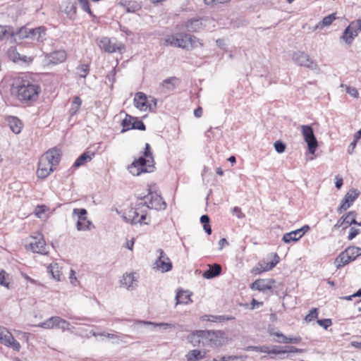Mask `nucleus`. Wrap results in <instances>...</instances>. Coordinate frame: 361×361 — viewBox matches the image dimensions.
Segmentation results:
<instances>
[{
    "label": "nucleus",
    "mask_w": 361,
    "mask_h": 361,
    "mask_svg": "<svg viewBox=\"0 0 361 361\" xmlns=\"http://www.w3.org/2000/svg\"><path fill=\"white\" fill-rule=\"evenodd\" d=\"M41 91L38 76L32 75H24L15 78L11 87V94L27 106L38 99Z\"/></svg>",
    "instance_id": "nucleus-1"
},
{
    "label": "nucleus",
    "mask_w": 361,
    "mask_h": 361,
    "mask_svg": "<svg viewBox=\"0 0 361 361\" xmlns=\"http://www.w3.org/2000/svg\"><path fill=\"white\" fill-rule=\"evenodd\" d=\"M154 160L149 143H146L142 154L135 159L128 166L129 172L133 176H139L142 173H151L155 169Z\"/></svg>",
    "instance_id": "nucleus-2"
},
{
    "label": "nucleus",
    "mask_w": 361,
    "mask_h": 361,
    "mask_svg": "<svg viewBox=\"0 0 361 361\" xmlns=\"http://www.w3.org/2000/svg\"><path fill=\"white\" fill-rule=\"evenodd\" d=\"M199 334L203 337V341H205V345L212 348L221 347L226 343V334L220 330H200Z\"/></svg>",
    "instance_id": "nucleus-3"
},
{
    "label": "nucleus",
    "mask_w": 361,
    "mask_h": 361,
    "mask_svg": "<svg viewBox=\"0 0 361 361\" xmlns=\"http://www.w3.org/2000/svg\"><path fill=\"white\" fill-rule=\"evenodd\" d=\"M149 197V202H147L146 208L148 209H154L156 210H164L166 208V203L163 200L161 196L157 192H152L150 189H149V193L147 195H144L143 197H140L138 199L140 200H142L145 199H148Z\"/></svg>",
    "instance_id": "nucleus-4"
},
{
    "label": "nucleus",
    "mask_w": 361,
    "mask_h": 361,
    "mask_svg": "<svg viewBox=\"0 0 361 361\" xmlns=\"http://www.w3.org/2000/svg\"><path fill=\"white\" fill-rule=\"evenodd\" d=\"M302 128V134L304 140L306 142L308 147V151L310 154H314L318 147V142L314 135L313 128L311 126L303 125Z\"/></svg>",
    "instance_id": "nucleus-5"
},
{
    "label": "nucleus",
    "mask_w": 361,
    "mask_h": 361,
    "mask_svg": "<svg viewBox=\"0 0 361 361\" xmlns=\"http://www.w3.org/2000/svg\"><path fill=\"white\" fill-rule=\"evenodd\" d=\"M87 211L84 208H75L73 210V215L78 216L76 228L78 231H89L94 227L92 221L87 218Z\"/></svg>",
    "instance_id": "nucleus-6"
},
{
    "label": "nucleus",
    "mask_w": 361,
    "mask_h": 361,
    "mask_svg": "<svg viewBox=\"0 0 361 361\" xmlns=\"http://www.w3.org/2000/svg\"><path fill=\"white\" fill-rule=\"evenodd\" d=\"M293 61L300 66H305L311 70H316L317 64L315 61L310 59L309 55L304 51H298L293 54Z\"/></svg>",
    "instance_id": "nucleus-7"
},
{
    "label": "nucleus",
    "mask_w": 361,
    "mask_h": 361,
    "mask_svg": "<svg viewBox=\"0 0 361 361\" xmlns=\"http://www.w3.org/2000/svg\"><path fill=\"white\" fill-rule=\"evenodd\" d=\"M98 46L102 50L107 53H114L118 51L122 53L126 49V46L123 43L116 44L108 37H102L98 41Z\"/></svg>",
    "instance_id": "nucleus-8"
},
{
    "label": "nucleus",
    "mask_w": 361,
    "mask_h": 361,
    "mask_svg": "<svg viewBox=\"0 0 361 361\" xmlns=\"http://www.w3.org/2000/svg\"><path fill=\"white\" fill-rule=\"evenodd\" d=\"M274 283L275 280L274 279H257L250 285V288L269 295L273 293V285Z\"/></svg>",
    "instance_id": "nucleus-9"
},
{
    "label": "nucleus",
    "mask_w": 361,
    "mask_h": 361,
    "mask_svg": "<svg viewBox=\"0 0 361 361\" xmlns=\"http://www.w3.org/2000/svg\"><path fill=\"white\" fill-rule=\"evenodd\" d=\"M147 201L145 202H140L139 203H136L135 206V212L133 214V224H140L148 225L149 223L145 221L147 219V209L146 208Z\"/></svg>",
    "instance_id": "nucleus-10"
},
{
    "label": "nucleus",
    "mask_w": 361,
    "mask_h": 361,
    "mask_svg": "<svg viewBox=\"0 0 361 361\" xmlns=\"http://www.w3.org/2000/svg\"><path fill=\"white\" fill-rule=\"evenodd\" d=\"M185 33L178 32L174 35H168L164 39V45L179 47L181 49H187V43L185 42Z\"/></svg>",
    "instance_id": "nucleus-11"
},
{
    "label": "nucleus",
    "mask_w": 361,
    "mask_h": 361,
    "mask_svg": "<svg viewBox=\"0 0 361 361\" xmlns=\"http://www.w3.org/2000/svg\"><path fill=\"white\" fill-rule=\"evenodd\" d=\"M359 192L356 189L350 190L341 200L340 206L337 209V212L341 214L343 211L347 210L358 197Z\"/></svg>",
    "instance_id": "nucleus-12"
},
{
    "label": "nucleus",
    "mask_w": 361,
    "mask_h": 361,
    "mask_svg": "<svg viewBox=\"0 0 361 361\" xmlns=\"http://www.w3.org/2000/svg\"><path fill=\"white\" fill-rule=\"evenodd\" d=\"M157 252L159 253V257L155 262L157 268L161 269L162 272L171 271L173 268V265L164 251L162 249H158Z\"/></svg>",
    "instance_id": "nucleus-13"
},
{
    "label": "nucleus",
    "mask_w": 361,
    "mask_h": 361,
    "mask_svg": "<svg viewBox=\"0 0 361 361\" xmlns=\"http://www.w3.org/2000/svg\"><path fill=\"white\" fill-rule=\"evenodd\" d=\"M54 167L49 164V161H47L41 157L38 162V169L37 176L39 178H46L49 174L54 171Z\"/></svg>",
    "instance_id": "nucleus-14"
},
{
    "label": "nucleus",
    "mask_w": 361,
    "mask_h": 361,
    "mask_svg": "<svg viewBox=\"0 0 361 361\" xmlns=\"http://www.w3.org/2000/svg\"><path fill=\"white\" fill-rule=\"evenodd\" d=\"M67 57L66 52L64 50H56L51 53L45 54V59L49 63L57 65L66 61Z\"/></svg>",
    "instance_id": "nucleus-15"
},
{
    "label": "nucleus",
    "mask_w": 361,
    "mask_h": 361,
    "mask_svg": "<svg viewBox=\"0 0 361 361\" xmlns=\"http://www.w3.org/2000/svg\"><path fill=\"white\" fill-rule=\"evenodd\" d=\"M42 157L47 161H49V164H51L53 167H55L60 162L61 152L59 149L54 147L49 149Z\"/></svg>",
    "instance_id": "nucleus-16"
},
{
    "label": "nucleus",
    "mask_w": 361,
    "mask_h": 361,
    "mask_svg": "<svg viewBox=\"0 0 361 361\" xmlns=\"http://www.w3.org/2000/svg\"><path fill=\"white\" fill-rule=\"evenodd\" d=\"M351 23L343 31L340 39L345 42L346 44L350 46L354 39L357 36L358 32L357 28H355Z\"/></svg>",
    "instance_id": "nucleus-17"
},
{
    "label": "nucleus",
    "mask_w": 361,
    "mask_h": 361,
    "mask_svg": "<svg viewBox=\"0 0 361 361\" xmlns=\"http://www.w3.org/2000/svg\"><path fill=\"white\" fill-rule=\"evenodd\" d=\"M30 28L22 27L16 32L13 30L11 27H9V37L11 42H16L17 39H29Z\"/></svg>",
    "instance_id": "nucleus-18"
},
{
    "label": "nucleus",
    "mask_w": 361,
    "mask_h": 361,
    "mask_svg": "<svg viewBox=\"0 0 361 361\" xmlns=\"http://www.w3.org/2000/svg\"><path fill=\"white\" fill-rule=\"evenodd\" d=\"M26 247L33 252L42 255L47 253L46 243L42 238L39 240H37L36 238H34L33 240L30 242Z\"/></svg>",
    "instance_id": "nucleus-19"
},
{
    "label": "nucleus",
    "mask_w": 361,
    "mask_h": 361,
    "mask_svg": "<svg viewBox=\"0 0 361 361\" xmlns=\"http://www.w3.org/2000/svg\"><path fill=\"white\" fill-rule=\"evenodd\" d=\"M6 121L13 133L15 134H18L21 132L23 123L18 117L8 116L6 117Z\"/></svg>",
    "instance_id": "nucleus-20"
},
{
    "label": "nucleus",
    "mask_w": 361,
    "mask_h": 361,
    "mask_svg": "<svg viewBox=\"0 0 361 361\" xmlns=\"http://www.w3.org/2000/svg\"><path fill=\"white\" fill-rule=\"evenodd\" d=\"M47 29L44 26H39L35 28H30L29 39L37 41L42 42L46 35Z\"/></svg>",
    "instance_id": "nucleus-21"
},
{
    "label": "nucleus",
    "mask_w": 361,
    "mask_h": 361,
    "mask_svg": "<svg viewBox=\"0 0 361 361\" xmlns=\"http://www.w3.org/2000/svg\"><path fill=\"white\" fill-rule=\"evenodd\" d=\"M184 27L189 32H197L202 28V19L197 18L189 19L185 22Z\"/></svg>",
    "instance_id": "nucleus-22"
},
{
    "label": "nucleus",
    "mask_w": 361,
    "mask_h": 361,
    "mask_svg": "<svg viewBox=\"0 0 361 361\" xmlns=\"http://www.w3.org/2000/svg\"><path fill=\"white\" fill-rule=\"evenodd\" d=\"M118 4L126 10V13H135L141 9V5L135 0H121Z\"/></svg>",
    "instance_id": "nucleus-23"
},
{
    "label": "nucleus",
    "mask_w": 361,
    "mask_h": 361,
    "mask_svg": "<svg viewBox=\"0 0 361 361\" xmlns=\"http://www.w3.org/2000/svg\"><path fill=\"white\" fill-rule=\"evenodd\" d=\"M133 102L135 107L141 111L147 109L148 101L147 95L145 93L142 92H137L135 95Z\"/></svg>",
    "instance_id": "nucleus-24"
},
{
    "label": "nucleus",
    "mask_w": 361,
    "mask_h": 361,
    "mask_svg": "<svg viewBox=\"0 0 361 361\" xmlns=\"http://www.w3.org/2000/svg\"><path fill=\"white\" fill-rule=\"evenodd\" d=\"M221 267L219 264H213L209 266V269L204 271L202 276L207 279H211L219 276L221 274Z\"/></svg>",
    "instance_id": "nucleus-25"
},
{
    "label": "nucleus",
    "mask_w": 361,
    "mask_h": 361,
    "mask_svg": "<svg viewBox=\"0 0 361 361\" xmlns=\"http://www.w3.org/2000/svg\"><path fill=\"white\" fill-rule=\"evenodd\" d=\"M94 155V152H90L89 151L83 152L76 159L74 164H73V167L77 169L84 165L85 163L90 161Z\"/></svg>",
    "instance_id": "nucleus-26"
},
{
    "label": "nucleus",
    "mask_w": 361,
    "mask_h": 361,
    "mask_svg": "<svg viewBox=\"0 0 361 361\" xmlns=\"http://www.w3.org/2000/svg\"><path fill=\"white\" fill-rule=\"evenodd\" d=\"M345 250L342 251L336 258L334 264L337 269H341V267L353 262L349 255H345Z\"/></svg>",
    "instance_id": "nucleus-27"
},
{
    "label": "nucleus",
    "mask_w": 361,
    "mask_h": 361,
    "mask_svg": "<svg viewBox=\"0 0 361 361\" xmlns=\"http://www.w3.org/2000/svg\"><path fill=\"white\" fill-rule=\"evenodd\" d=\"M192 293H188V291L180 290L177 291L176 295V305L185 304L188 305L192 302L190 298Z\"/></svg>",
    "instance_id": "nucleus-28"
},
{
    "label": "nucleus",
    "mask_w": 361,
    "mask_h": 361,
    "mask_svg": "<svg viewBox=\"0 0 361 361\" xmlns=\"http://www.w3.org/2000/svg\"><path fill=\"white\" fill-rule=\"evenodd\" d=\"M178 81V78L175 76L170 77L164 80L161 83V87L162 92H171L176 89L175 82Z\"/></svg>",
    "instance_id": "nucleus-29"
},
{
    "label": "nucleus",
    "mask_w": 361,
    "mask_h": 361,
    "mask_svg": "<svg viewBox=\"0 0 361 361\" xmlns=\"http://www.w3.org/2000/svg\"><path fill=\"white\" fill-rule=\"evenodd\" d=\"M302 237V233H300V230L296 229L289 233H285L282 238V240L286 243L296 242Z\"/></svg>",
    "instance_id": "nucleus-30"
},
{
    "label": "nucleus",
    "mask_w": 361,
    "mask_h": 361,
    "mask_svg": "<svg viewBox=\"0 0 361 361\" xmlns=\"http://www.w3.org/2000/svg\"><path fill=\"white\" fill-rule=\"evenodd\" d=\"M344 216L348 219H345V226H343V230L346 229L353 224L361 226V222H357L355 219L357 216L356 212L350 211Z\"/></svg>",
    "instance_id": "nucleus-31"
},
{
    "label": "nucleus",
    "mask_w": 361,
    "mask_h": 361,
    "mask_svg": "<svg viewBox=\"0 0 361 361\" xmlns=\"http://www.w3.org/2000/svg\"><path fill=\"white\" fill-rule=\"evenodd\" d=\"M135 117L126 114L125 118L122 121L121 125H122V129L121 130V133H124L126 131L129 130L133 129V123Z\"/></svg>",
    "instance_id": "nucleus-32"
},
{
    "label": "nucleus",
    "mask_w": 361,
    "mask_h": 361,
    "mask_svg": "<svg viewBox=\"0 0 361 361\" xmlns=\"http://www.w3.org/2000/svg\"><path fill=\"white\" fill-rule=\"evenodd\" d=\"M188 361H197L204 357L200 350H190L185 355Z\"/></svg>",
    "instance_id": "nucleus-33"
},
{
    "label": "nucleus",
    "mask_w": 361,
    "mask_h": 361,
    "mask_svg": "<svg viewBox=\"0 0 361 361\" xmlns=\"http://www.w3.org/2000/svg\"><path fill=\"white\" fill-rule=\"evenodd\" d=\"M345 250V255H349L353 261L361 255V247H359L349 246Z\"/></svg>",
    "instance_id": "nucleus-34"
},
{
    "label": "nucleus",
    "mask_w": 361,
    "mask_h": 361,
    "mask_svg": "<svg viewBox=\"0 0 361 361\" xmlns=\"http://www.w3.org/2000/svg\"><path fill=\"white\" fill-rule=\"evenodd\" d=\"M200 330L192 332L188 336L189 341L192 343L193 345H199L201 342L205 345V341H203V337L199 334Z\"/></svg>",
    "instance_id": "nucleus-35"
},
{
    "label": "nucleus",
    "mask_w": 361,
    "mask_h": 361,
    "mask_svg": "<svg viewBox=\"0 0 361 361\" xmlns=\"http://www.w3.org/2000/svg\"><path fill=\"white\" fill-rule=\"evenodd\" d=\"M336 18V16L335 13L325 16L317 25V28H322L323 27L330 25Z\"/></svg>",
    "instance_id": "nucleus-36"
},
{
    "label": "nucleus",
    "mask_w": 361,
    "mask_h": 361,
    "mask_svg": "<svg viewBox=\"0 0 361 361\" xmlns=\"http://www.w3.org/2000/svg\"><path fill=\"white\" fill-rule=\"evenodd\" d=\"M79 3H80L82 10L84 11L87 12L92 18V21L94 23H98L99 20H98L97 17L94 14H93L92 10L90 9L89 1L84 0Z\"/></svg>",
    "instance_id": "nucleus-37"
},
{
    "label": "nucleus",
    "mask_w": 361,
    "mask_h": 361,
    "mask_svg": "<svg viewBox=\"0 0 361 361\" xmlns=\"http://www.w3.org/2000/svg\"><path fill=\"white\" fill-rule=\"evenodd\" d=\"M135 281V276L133 273L125 274L121 280V283L123 286H126L128 288L132 286L133 281Z\"/></svg>",
    "instance_id": "nucleus-38"
},
{
    "label": "nucleus",
    "mask_w": 361,
    "mask_h": 361,
    "mask_svg": "<svg viewBox=\"0 0 361 361\" xmlns=\"http://www.w3.org/2000/svg\"><path fill=\"white\" fill-rule=\"evenodd\" d=\"M200 222L203 226V229L208 235L212 233V228L209 224L210 219L207 214L202 215L200 217Z\"/></svg>",
    "instance_id": "nucleus-39"
},
{
    "label": "nucleus",
    "mask_w": 361,
    "mask_h": 361,
    "mask_svg": "<svg viewBox=\"0 0 361 361\" xmlns=\"http://www.w3.org/2000/svg\"><path fill=\"white\" fill-rule=\"evenodd\" d=\"M77 74L80 78H85L86 76L89 74L90 72V66L89 64H80L76 68Z\"/></svg>",
    "instance_id": "nucleus-40"
},
{
    "label": "nucleus",
    "mask_w": 361,
    "mask_h": 361,
    "mask_svg": "<svg viewBox=\"0 0 361 361\" xmlns=\"http://www.w3.org/2000/svg\"><path fill=\"white\" fill-rule=\"evenodd\" d=\"M48 272L52 276V278L56 281H61V271L59 270V267L56 264H50L47 267Z\"/></svg>",
    "instance_id": "nucleus-41"
},
{
    "label": "nucleus",
    "mask_w": 361,
    "mask_h": 361,
    "mask_svg": "<svg viewBox=\"0 0 361 361\" xmlns=\"http://www.w3.org/2000/svg\"><path fill=\"white\" fill-rule=\"evenodd\" d=\"M139 323L142 324L144 325H152L154 327H160L163 330H166L168 328L172 326L171 324L168 323H154L152 322H145V321H138Z\"/></svg>",
    "instance_id": "nucleus-42"
},
{
    "label": "nucleus",
    "mask_w": 361,
    "mask_h": 361,
    "mask_svg": "<svg viewBox=\"0 0 361 361\" xmlns=\"http://www.w3.org/2000/svg\"><path fill=\"white\" fill-rule=\"evenodd\" d=\"M133 129L144 131L146 130L145 124L138 118L135 117L133 123Z\"/></svg>",
    "instance_id": "nucleus-43"
},
{
    "label": "nucleus",
    "mask_w": 361,
    "mask_h": 361,
    "mask_svg": "<svg viewBox=\"0 0 361 361\" xmlns=\"http://www.w3.org/2000/svg\"><path fill=\"white\" fill-rule=\"evenodd\" d=\"M302 341V338L300 336H295V337H286V341H276L278 343H295L298 344L300 343Z\"/></svg>",
    "instance_id": "nucleus-44"
},
{
    "label": "nucleus",
    "mask_w": 361,
    "mask_h": 361,
    "mask_svg": "<svg viewBox=\"0 0 361 361\" xmlns=\"http://www.w3.org/2000/svg\"><path fill=\"white\" fill-rule=\"evenodd\" d=\"M274 147L275 150L280 154L284 152L286 148V144L281 140L276 141L274 144Z\"/></svg>",
    "instance_id": "nucleus-45"
},
{
    "label": "nucleus",
    "mask_w": 361,
    "mask_h": 361,
    "mask_svg": "<svg viewBox=\"0 0 361 361\" xmlns=\"http://www.w3.org/2000/svg\"><path fill=\"white\" fill-rule=\"evenodd\" d=\"M318 317V309L317 308H312L309 314L305 317V319L306 322H311L314 319H317Z\"/></svg>",
    "instance_id": "nucleus-46"
},
{
    "label": "nucleus",
    "mask_w": 361,
    "mask_h": 361,
    "mask_svg": "<svg viewBox=\"0 0 361 361\" xmlns=\"http://www.w3.org/2000/svg\"><path fill=\"white\" fill-rule=\"evenodd\" d=\"M8 274L4 270L0 271V285L9 289V283L6 281V277Z\"/></svg>",
    "instance_id": "nucleus-47"
},
{
    "label": "nucleus",
    "mask_w": 361,
    "mask_h": 361,
    "mask_svg": "<svg viewBox=\"0 0 361 361\" xmlns=\"http://www.w3.org/2000/svg\"><path fill=\"white\" fill-rule=\"evenodd\" d=\"M235 319V317L233 316L229 315H217V317H214V319L212 320V322H223L225 321H230Z\"/></svg>",
    "instance_id": "nucleus-48"
},
{
    "label": "nucleus",
    "mask_w": 361,
    "mask_h": 361,
    "mask_svg": "<svg viewBox=\"0 0 361 361\" xmlns=\"http://www.w3.org/2000/svg\"><path fill=\"white\" fill-rule=\"evenodd\" d=\"M134 212H135V207H131L130 209H129L128 210L127 213L123 216V218H124V219L126 220V222H130L132 224H133V214H134Z\"/></svg>",
    "instance_id": "nucleus-49"
},
{
    "label": "nucleus",
    "mask_w": 361,
    "mask_h": 361,
    "mask_svg": "<svg viewBox=\"0 0 361 361\" xmlns=\"http://www.w3.org/2000/svg\"><path fill=\"white\" fill-rule=\"evenodd\" d=\"M317 324L324 329H327L332 325V322L331 319H322L317 320Z\"/></svg>",
    "instance_id": "nucleus-50"
},
{
    "label": "nucleus",
    "mask_w": 361,
    "mask_h": 361,
    "mask_svg": "<svg viewBox=\"0 0 361 361\" xmlns=\"http://www.w3.org/2000/svg\"><path fill=\"white\" fill-rule=\"evenodd\" d=\"M13 338H14L12 336V334L8 331V333L6 334V335L3 337V339H1L0 342L6 346H8L11 344L12 340H13Z\"/></svg>",
    "instance_id": "nucleus-51"
},
{
    "label": "nucleus",
    "mask_w": 361,
    "mask_h": 361,
    "mask_svg": "<svg viewBox=\"0 0 361 361\" xmlns=\"http://www.w3.org/2000/svg\"><path fill=\"white\" fill-rule=\"evenodd\" d=\"M185 39H186L185 42L187 43V47L189 44L193 45L198 41V39L195 36L187 33H185Z\"/></svg>",
    "instance_id": "nucleus-52"
},
{
    "label": "nucleus",
    "mask_w": 361,
    "mask_h": 361,
    "mask_svg": "<svg viewBox=\"0 0 361 361\" xmlns=\"http://www.w3.org/2000/svg\"><path fill=\"white\" fill-rule=\"evenodd\" d=\"M279 355V354H285L284 347L279 345H274L271 349H270L269 355Z\"/></svg>",
    "instance_id": "nucleus-53"
},
{
    "label": "nucleus",
    "mask_w": 361,
    "mask_h": 361,
    "mask_svg": "<svg viewBox=\"0 0 361 361\" xmlns=\"http://www.w3.org/2000/svg\"><path fill=\"white\" fill-rule=\"evenodd\" d=\"M360 233V230L358 228H356L355 227H351L349 231L348 239L349 240H352L353 238H355L359 233Z\"/></svg>",
    "instance_id": "nucleus-54"
},
{
    "label": "nucleus",
    "mask_w": 361,
    "mask_h": 361,
    "mask_svg": "<svg viewBox=\"0 0 361 361\" xmlns=\"http://www.w3.org/2000/svg\"><path fill=\"white\" fill-rule=\"evenodd\" d=\"M37 326L47 329H53V324H51V317L47 319L44 322L38 324Z\"/></svg>",
    "instance_id": "nucleus-55"
},
{
    "label": "nucleus",
    "mask_w": 361,
    "mask_h": 361,
    "mask_svg": "<svg viewBox=\"0 0 361 361\" xmlns=\"http://www.w3.org/2000/svg\"><path fill=\"white\" fill-rule=\"evenodd\" d=\"M47 207L44 205H38L35 209V214L38 218H41L42 214L46 212Z\"/></svg>",
    "instance_id": "nucleus-56"
},
{
    "label": "nucleus",
    "mask_w": 361,
    "mask_h": 361,
    "mask_svg": "<svg viewBox=\"0 0 361 361\" xmlns=\"http://www.w3.org/2000/svg\"><path fill=\"white\" fill-rule=\"evenodd\" d=\"M69 326H70V323L68 322H67L66 320H65L59 317V322L58 329H61L63 331H65L68 329Z\"/></svg>",
    "instance_id": "nucleus-57"
},
{
    "label": "nucleus",
    "mask_w": 361,
    "mask_h": 361,
    "mask_svg": "<svg viewBox=\"0 0 361 361\" xmlns=\"http://www.w3.org/2000/svg\"><path fill=\"white\" fill-rule=\"evenodd\" d=\"M233 214L235 215L238 219H243L245 215L242 212L239 207H235L231 209Z\"/></svg>",
    "instance_id": "nucleus-58"
},
{
    "label": "nucleus",
    "mask_w": 361,
    "mask_h": 361,
    "mask_svg": "<svg viewBox=\"0 0 361 361\" xmlns=\"http://www.w3.org/2000/svg\"><path fill=\"white\" fill-rule=\"evenodd\" d=\"M157 100L154 97H152L151 102L147 104V109L150 112H154L157 109Z\"/></svg>",
    "instance_id": "nucleus-59"
},
{
    "label": "nucleus",
    "mask_w": 361,
    "mask_h": 361,
    "mask_svg": "<svg viewBox=\"0 0 361 361\" xmlns=\"http://www.w3.org/2000/svg\"><path fill=\"white\" fill-rule=\"evenodd\" d=\"M346 92L347 93H348L350 96L355 97V98H357L358 97V95H359V93H358V91L354 87H346Z\"/></svg>",
    "instance_id": "nucleus-60"
},
{
    "label": "nucleus",
    "mask_w": 361,
    "mask_h": 361,
    "mask_svg": "<svg viewBox=\"0 0 361 361\" xmlns=\"http://www.w3.org/2000/svg\"><path fill=\"white\" fill-rule=\"evenodd\" d=\"M277 264V262H269L266 263V265L262 267V271H268L271 270Z\"/></svg>",
    "instance_id": "nucleus-61"
},
{
    "label": "nucleus",
    "mask_w": 361,
    "mask_h": 361,
    "mask_svg": "<svg viewBox=\"0 0 361 361\" xmlns=\"http://www.w3.org/2000/svg\"><path fill=\"white\" fill-rule=\"evenodd\" d=\"M8 347H11L14 350L18 351L20 348V344L18 341L13 338Z\"/></svg>",
    "instance_id": "nucleus-62"
},
{
    "label": "nucleus",
    "mask_w": 361,
    "mask_h": 361,
    "mask_svg": "<svg viewBox=\"0 0 361 361\" xmlns=\"http://www.w3.org/2000/svg\"><path fill=\"white\" fill-rule=\"evenodd\" d=\"M69 278L71 283L75 286H77L78 281L77 280V278L75 277V272L73 269L71 270Z\"/></svg>",
    "instance_id": "nucleus-63"
},
{
    "label": "nucleus",
    "mask_w": 361,
    "mask_h": 361,
    "mask_svg": "<svg viewBox=\"0 0 361 361\" xmlns=\"http://www.w3.org/2000/svg\"><path fill=\"white\" fill-rule=\"evenodd\" d=\"M357 140H355V138H353V142L350 144V145L348 146V153L349 154H353L354 149L357 145Z\"/></svg>",
    "instance_id": "nucleus-64"
}]
</instances>
